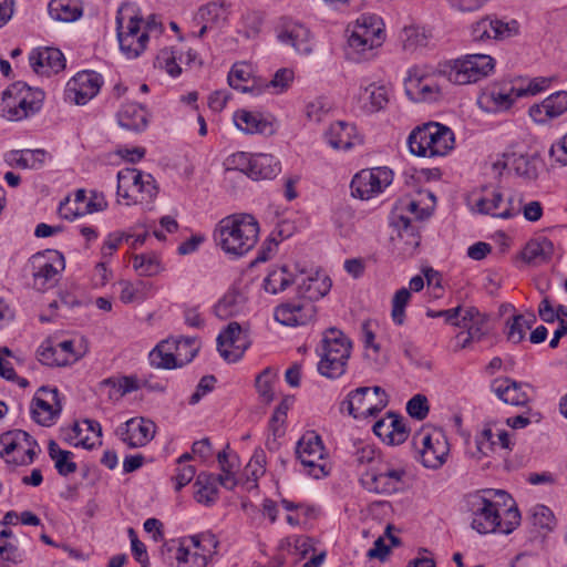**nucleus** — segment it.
<instances>
[{
    "mask_svg": "<svg viewBox=\"0 0 567 567\" xmlns=\"http://www.w3.org/2000/svg\"><path fill=\"white\" fill-rule=\"evenodd\" d=\"M472 515L471 527L478 534L508 535L520 524V513L514 498L503 489H481L465 499Z\"/></svg>",
    "mask_w": 567,
    "mask_h": 567,
    "instance_id": "obj_1",
    "label": "nucleus"
},
{
    "mask_svg": "<svg viewBox=\"0 0 567 567\" xmlns=\"http://www.w3.org/2000/svg\"><path fill=\"white\" fill-rule=\"evenodd\" d=\"M298 295L305 300L299 302H286L275 309V319L287 327L303 326L316 316V307L312 301L324 297L331 289V280L327 276L319 275L297 277Z\"/></svg>",
    "mask_w": 567,
    "mask_h": 567,
    "instance_id": "obj_2",
    "label": "nucleus"
},
{
    "mask_svg": "<svg viewBox=\"0 0 567 567\" xmlns=\"http://www.w3.org/2000/svg\"><path fill=\"white\" fill-rule=\"evenodd\" d=\"M259 224L250 214H234L223 218L214 230V240L227 255L245 256L257 244Z\"/></svg>",
    "mask_w": 567,
    "mask_h": 567,
    "instance_id": "obj_3",
    "label": "nucleus"
},
{
    "mask_svg": "<svg viewBox=\"0 0 567 567\" xmlns=\"http://www.w3.org/2000/svg\"><path fill=\"white\" fill-rule=\"evenodd\" d=\"M347 59L362 62L372 59L375 50L382 45L385 39L383 22L375 14H362L355 22L348 27Z\"/></svg>",
    "mask_w": 567,
    "mask_h": 567,
    "instance_id": "obj_4",
    "label": "nucleus"
},
{
    "mask_svg": "<svg viewBox=\"0 0 567 567\" xmlns=\"http://www.w3.org/2000/svg\"><path fill=\"white\" fill-rule=\"evenodd\" d=\"M352 343L339 329L330 328L323 332L317 352L320 357L318 372L328 379H338L347 371Z\"/></svg>",
    "mask_w": 567,
    "mask_h": 567,
    "instance_id": "obj_5",
    "label": "nucleus"
},
{
    "mask_svg": "<svg viewBox=\"0 0 567 567\" xmlns=\"http://www.w3.org/2000/svg\"><path fill=\"white\" fill-rule=\"evenodd\" d=\"M408 146L413 155L420 157L444 156L454 146V133L443 124L429 122L410 133Z\"/></svg>",
    "mask_w": 567,
    "mask_h": 567,
    "instance_id": "obj_6",
    "label": "nucleus"
},
{
    "mask_svg": "<svg viewBox=\"0 0 567 567\" xmlns=\"http://www.w3.org/2000/svg\"><path fill=\"white\" fill-rule=\"evenodd\" d=\"M495 68V60L487 54H466L439 64L437 73L451 83L465 85L488 76Z\"/></svg>",
    "mask_w": 567,
    "mask_h": 567,
    "instance_id": "obj_7",
    "label": "nucleus"
},
{
    "mask_svg": "<svg viewBox=\"0 0 567 567\" xmlns=\"http://www.w3.org/2000/svg\"><path fill=\"white\" fill-rule=\"evenodd\" d=\"M155 178L134 167H125L117 173V196L126 205L150 204L157 196Z\"/></svg>",
    "mask_w": 567,
    "mask_h": 567,
    "instance_id": "obj_8",
    "label": "nucleus"
},
{
    "mask_svg": "<svg viewBox=\"0 0 567 567\" xmlns=\"http://www.w3.org/2000/svg\"><path fill=\"white\" fill-rule=\"evenodd\" d=\"M406 471L401 466H393L382 461L374 467L364 470L361 473L360 483L362 487L371 493L392 495L403 491Z\"/></svg>",
    "mask_w": 567,
    "mask_h": 567,
    "instance_id": "obj_9",
    "label": "nucleus"
},
{
    "mask_svg": "<svg viewBox=\"0 0 567 567\" xmlns=\"http://www.w3.org/2000/svg\"><path fill=\"white\" fill-rule=\"evenodd\" d=\"M388 403V394L381 386H360L348 393L341 411L347 410L354 419H367L377 416Z\"/></svg>",
    "mask_w": 567,
    "mask_h": 567,
    "instance_id": "obj_10",
    "label": "nucleus"
},
{
    "mask_svg": "<svg viewBox=\"0 0 567 567\" xmlns=\"http://www.w3.org/2000/svg\"><path fill=\"white\" fill-rule=\"evenodd\" d=\"M413 444L419 449L423 466L436 470L446 462L450 445L442 430H422L413 436Z\"/></svg>",
    "mask_w": 567,
    "mask_h": 567,
    "instance_id": "obj_11",
    "label": "nucleus"
},
{
    "mask_svg": "<svg viewBox=\"0 0 567 567\" xmlns=\"http://www.w3.org/2000/svg\"><path fill=\"white\" fill-rule=\"evenodd\" d=\"M33 288L45 291L53 288L61 271L65 268L64 257L58 250H45L33 255L30 259Z\"/></svg>",
    "mask_w": 567,
    "mask_h": 567,
    "instance_id": "obj_12",
    "label": "nucleus"
},
{
    "mask_svg": "<svg viewBox=\"0 0 567 567\" xmlns=\"http://www.w3.org/2000/svg\"><path fill=\"white\" fill-rule=\"evenodd\" d=\"M22 82L18 81L11 84L3 93L0 102L1 115L8 121H22L37 114L43 105L44 93H37L35 100L25 101V96H21L19 89Z\"/></svg>",
    "mask_w": 567,
    "mask_h": 567,
    "instance_id": "obj_13",
    "label": "nucleus"
},
{
    "mask_svg": "<svg viewBox=\"0 0 567 567\" xmlns=\"http://www.w3.org/2000/svg\"><path fill=\"white\" fill-rule=\"evenodd\" d=\"M393 181V172L383 166L362 169L351 181V193L360 199H370L382 193Z\"/></svg>",
    "mask_w": 567,
    "mask_h": 567,
    "instance_id": "obj_14",
    "label": "nucleus"
},
{
    "mask_svg": "<svg viewBox=\"0 0 567 567\" xmlns=\"http://www.w3.org/2000/svg\"><path fill=\"white\" fill-rule=\"evenodd\" d=\"M326 449L322 440L315 431L306 432L297 443L296 455L307 473L319 478L326 475L324 466L320 464L323 460Z\"/></svg>",
    "mask_w": 567,
    "mask_h": 567,
    "instance_id": "obj_15",
    "label": "nucleus"
},
{
    "mask_svg": "<svg viewBox=\"0 0 567 567\" xmlns=\"http://www.w3.org/2000/svg\"><path fill=\"white\" fill-rule=\"evenodd\" d=\"M250 344L248 331L235 321L229 322L217 337V350L220 357L229 363L239 361Z\"/></svg>",
    "mask_w": 567,
    "mask_h": 567,
    "instance_id": "obj_16",
    "label": "nucleus"
},
{
    "mask_svg": "<svg viewBox=\"0 0 567 567\" xmlns=\"http://www.w3.org/2000/svg\"><path fill=\"white\" fill-rule=\"evenodd\" d=\"M103 78L95 71H81L70 79L64 89L65 102L84 105L101 90Z\"/></svg>",
    "mask_w": 567,
    "mask_h": 567,
    "instance_id": "obj_17",
    "label": "nucleus"
},
{
    "mask_svg": "<svg viewBox=\"0 0 567 567\" xmlns=\"http://www.w3.org/2000/svg\"><path fill=\"white\" fill-rule=\"evenodd\" d=\"M37 441L25 431L14 430L0 435V455L9 456L14 451H22L21 456H13L12 462L16 465L32 464L35 457Z\"/></svg>",
    "mask_w": 567,
    "mask_h": 567,
    "instance_id": "obj_18",
    "label": "nucleus"
},
{
    "mask_svg": "<svg viewBox=\"0 0 567 567\" xmlns=\"http://www.w3.org/2000/svg\"><path fill=\"white\" fill-rule=\"evenodd\" d=\"M30 410L34 422L42 426H51L62 411L59 390L41 386L31 402Z\"/></svg>",
    "mask_w": 567,
    "mask_h": 567,
    "instance_id": "obj_19",
    "label": "nucleus"
},
{
    "mask_svg": "<svg viewBox=\"0 0 567 567\" xmlns=\"http://www.w3.org/2000/svg\"><path fill=\"white\" fill-rule=\"evenodd\" d=\"M456 327L466 330L456 336L462 349L468 347L471 342L481 341L491 331L488 316L480 312L475 307L464 308L461 321L456 323Z\"/></svg>",
    "mask_w": 567,
    "mask_h": 567,
    "instance_id": "obj_20",
    "label": "nucleus"
},
{
    "mask_svg": "<svg viewBox=\"0 0 567 567\" xmlns=\"http://www.w3.org/2000/svg\"><path fill=\"white\" fill-rule=\"evenodd\" d=\"M519 33V24L516 20L505 22L497 18L485 17L471 27V37L475 42L487 40H505Z\"/></svg>",
    "mask_w": 567,
    "mask_h": 567,
    "instance_id": "obj_21",
    "label": "nucleus"
},
{
    "mask_svg": "<svg viewBox=\"0 0 567 567\" xmlns=\"http://www.w3.org/2000/svg\"><path fill=\"white\" fill-rule=\"evenodd\" d=\"M522 197L512 196L508 198L507 206L501 209L503 205V194L498 189L486 190L485 194L475 203L478 213L492 215L494 217L508 219L520 213Z\"/></svg>",
    "mask_w": 567,
    "mask_h": 567,
    "instance_id": "obj_22",
    "label": "nucleus"
},
{
    "mask_svg": "<svg viewBox=\"0 0 567 567\" xmlns=\"http://www.w3.org/2000/svg\"><path fill=\"white\" fill-rule=\"evenodd\" d=\"M155 423L143 417H132L120 427V435L131 449L145 446L155 434Z\"/></svg>",
    "mask_w": 567,
    "mask_h": 567,
    "instance_id": "obj_23",
    "label": "nucleus"
},
{
    "mask_svg": "<svg viewBox=\"0 0 567 567\" xmlns=\"http://www.w3.org/2000/svg\"><path fill=\"white\" fill-rule=\"evenodd\" d=\"M233 120L236 127L245 134L271 135L275 133L272 117L258 111L237 110Z\"/></svg>",
    "mask_w": 567,
    "mask_h": 567,
    "instance_id": "obj_24",
    "label": "nucleus"
},
{
    "mask_svg": "<svg viewBox=\"0 0 567 567\" xmlns=\"http://www.w3.org/2000/svg\"><path fill=\"white\" fill-rule=\"evenodd\" d=\"M523 388L532 389L529 384H523L509 378H497L491 383L492 391L499 400L515 406H523L530 400Z\"/></svg>",
    "mask_w": 567,
    "mask_h": 567,
    "instance_id": "obj_25",
    "label": "nucleus"
},
{
    "mask_svg": "<svg viewBox=\"0 0 567 567\" xmlns=\"http://www.w3.org/2000/svg\"><path fill=\"white\" fill-rule=\"evenodd\" d=\"M29 62L33 71L38 74L50 75L65 68V58L63 53L55 48H39L33 50L29 55Z\"/></svg>",
    "mask_w": 567,
    "mask_h": 567,
    "instance_id": "obj_26",
    "label": "nucleus"
},
{
    "mask_svg": "<svg viewBox=\"0 0 567 567\" xmlns=\"http://www.w3.org/2000/svg\"><path fill=\"white\" fill-rule=\"evenodd\" d=\"M567 112V91H558L546 97L540 104L529 107V116L536 123H546Z\"/></svg>",
    "mask_w": 567,
    "mask_h": 567,
    "instance_id": "obj_27",
    "label": "nucleus"
},
{
    "mask_svg": "<svg viewBox=\"0 0 567 567\" xmlns=\"http://www.w3.org/2000/svg\"><path fill=\"white\" fill-rule=\"evenodd\" d=\"M518 89L514 86L499 87V86H491L486 89L478 99L480 106L489 113H497L507 111L512 107L515 100L519 96H516V92Z\"/></svg>",
    "mask_w": 567,
    "mask_h": 567,
    "instance_id": "obj_28",
    "label": "nucleus"
},
{
    "mask_svg": "<svg viewBox=\"0 0 567 567\" xmlns=\"http://www.w3.org/2000/svg\"><path fill=\"white\" fill-rule=\"evenodd\" d=\"M326 141L332 148L343 151L362 143V138L357 134L355 125L343 121L330 125L326 133Z\"/></svg>",
    "mask_w": 567,
    "mask_h": 567,
    "instance_id": "obj_29",
    "label": "nucleus"
},
{
    "mask_svg": "<svg viewBox=\"0 0 567 567\" xmlns=\"http://www.w3.org/2000/svg\"><path fill=\"white\" fill-rule=\"evenodd\" d=\"M553 255L554 244L545 236L530 239L522 250V259L535 267L549 262Z\"/></svg>",
    "mask_w": 567,
    "mask_h": 567,
    "instance_id": "obj_30",
    "label": "nucleus"
},
{
    "mask_svg": "<svg viewBox=\"0 0 567 567\" xmlns=\"http://www.w3.org/2000/svg\"><path fill=\"white\" fill-rule=\"evenodd\" d=\"M404 86L406 95L414 102L434 101L440 93L439 86L431 79L412 73L405 80Z\"/></svg>",
    "mask_w": 567,
    "mask_h": 567,
    "instance_id": "obj_31",
    "label": "nucleus"
},
{
    "mask_svg": "<svg viewBox=\"0 0 567 567\" xmlns=\"http://www.w3.org/2000/svg\"><path fill=\"white\" fill-rule=\"evenodd\" d=\"M278 40L291 45L300 54H309L312 51L309 30L300 23L291 22L278 33Z\"/></svg>",
    "mask_w": 567,
    "mask_h": 567,
    "instance_id": "obj_32",
    "label": "nucleus"
},
{
    "mask_svg": "<svg viewBox=\"0 0 567 567\" xmlns=\"http://www.w3.org/2000/svg\"><path fill=\"white\" fill-rule=\"evenodd\" d=\"M117 123L121 127L132 132H143L148 125L146 110L137 103H126L117 112Z\"/></svg>",
    "mask_w": 567,
    "mask_h": 567,
    "instance_id": "obj_33",
    "label": "nucleus"
},
{
    "mask_svg": "<svg viewBox=\"0 0 567 567\" xmlns=\"http://www.w3.org/2000/svg\"><path fill=\"white\" fill-rule=\"evenodd\" d=\"M47 152L37 150H13L4 155V161L9 166L22 169H39L44 165Z\"/></svg>",
    "mask_w": 567,
    "mask_h": 567,
    "instance_id": "obj_34",
    "label": "nucleus"
},
{
    "mask_svg": "<svg viewBox=\"0 0 567 567\" xmlns=\"http://www.w3.org/2000/svg\"><path fill=\"white\" fill-rule=\"evenodd\" d=\"M227 81L229 86L237 91L255 95L262 93V87L251 79L250 69L246 63H235L228 73Z\"/></svg>",
    "mask_w": 567,
    "mask_h": 567,
    "instance_id": "obj_35",
    "label": "nucleus"
},
{
    "mask_svg": "<svg viewBox=\"0 0 567 567\" xmlns=\"http://www.w3.org/2000/svg\"><path fill=\"white\" fill-rule=\"evenodd\" d=\"M248 177L254 181L272 179L281 172L280 162L271 154H252Z\"/></svg>",
    "mask_w": 567,
    "mask_h": 567,
    "instance_id": "obj_36",
    "label": "nucleus"
},
{
    "mask_svg": "<svg viewBox=\"0 0 567 567\" xmlns=\"http://www.w3.org/2000/svg\"><path fill=\"white\" fill-rule=\"evenodd\" d=\"M107 207V202L102 194L93 193L91 198L87 199L85 206L71 207L70 198L66 197L64 202H61L59 212L65 219L73 220L76 217L84 216L86 214H93L96 212H103Z\"/></svg>",
    "mask_w": 567,
    "mask_h": 567,
    "instance_id": "obj_37",
    "label": "nucleus"
},
{
    "mask_svg": "<svg viewBox=\"0 0 567 567\" xmlns=\"http://www.w3.org/2000/svg\"><path fill=\"white\" fill-rule=\"evenodd\" d=\"M195 499L206 506H212L218 499V486L215 474L202 472L195 481Z\"/></svg>",
    "mask_w": 567,
    "mask_h": 567,
    "instance_id": "obj_38",
    "label": "nucleus"
},
{
    "mask_svg": "<svg viewBox=\"0 0 567 567\" xmlns=\"http://www.w3.org/2000/svg\"><path fill=\"white\" fill-rule=\"evenodd\" d=\"M173 346L174 342L169 339L161 341L148 354L150 364L165 370L179 368Z\"/></svg>",
    "mask_w": 567,
    "mask_h": 567,
    "instance_id": "obj_39",
    "label": "nucleus"
},
{
    "mask_svg": "<svg viewBox=\"0 0 567 567\" xmlns=\"http://www.w3.org/2000/svg\"><path fill=\"white\" fill-rule=\"evenodd\" d=\"M390 93L391 90L386 85L370 83L364 87L361 100L364 102L368 112L375 113L385 109L390 101Z\"/></svg>",
    "mask_w": 567,
    "mask_h": 567,
    "instance_id": "obj_40",
    "label": "nucleus"
},
{
    "mask_svg": "<svg viewBox=\"0 0 567 567\" xmlns=\"http://www.w3.org/2000/svg\"><path fill=\"white\" fill-rule=\"evenodd\" d=\"M48 10L53 20L61 22L76 21L83 13L78 0H51Z\"/></svg>",
    "mask_w": 567,
    "mask_h": 567,
    "instance_id": "obj_41",
    "label": "nucleus"
},
{
    "mask_svg": "<svg viewBox=\"0 0 567 567\" xmlns=\"http://www.w3.org/2000/svg\"><path fill=\"white\" fill-rule=\"evenodd\" d=\"M227 18V11L223 3L209 2L203 6L198 11V19L204 22V25L198 32V37H203L208 29L220 27Z\"/></svg>",
    "mask_w": 567,
    "mask_h": 567,
    "instance_id": "obj_42",
    "label": "nucleus"
},
{
    "mask_svg": "<svg viewBox=\"0 0 567 567\" xmlns=\"http://www.w3.org/2000/svg\"><path fill=\"white\" fill-rule=\"evenodd\" d=\"M117 22V39L121 51L128 58H137L146 48L148 41L147 32L143 31L141 35L121 34V18H116Z\"/></svg>",
    "mask_w": 567,
    "mask_h": 567,
    "instance_id": "obj_43",
    "label": "nucleus"
},
{
    "mask_svg": "<svg viewBox=\"0 0 567 567\" xmlns=\"http://www.w3.org/2000/svg\"><path fill=\"white\" fill-rule=\"evenodd\" d=\"M381 462L382 460L379 457L374 445L364 441L353 443V451L351 452L352 465L357 466L358 468L365 467V470H368L370 467H374Z\"/></svg>",
    "mask_w": 567,
    "mask_h": 567,
    "instance_id": "obj_44",
    "label": "nucleus"
},
{
    "mask_svg": "<svg viewBox=\"0 0 567 567\" xmlns=\"http://www.w3.org/2000/svg\"><path fill=\"white\" fill-rule=\"evenodd\" d=\"M49 456L54 461V466L61 476H68L78 470V465L72 461L73 453L62 450L53 440L48 445Z\"/></svg>",
    "mask_w": 567,
    "mask_h": 567,
    "instance_id": "obj_45",
    "label": "nucleus"
},
{
    "mask_svg": "<svg viewBox=\"0 0 567 567\" xmlns=\"http://www.w3.org/2000/svg\"><path fill=\"white\" fill-rule=\"evenodd\" d=\"M530 523L538 533L533 539H537L544 538L548 532L553 530L556 519L547 506L538 504L532 508Z\"/></svg>",
    "mask_w": 567,
    "mask_h": 567,
    "instance_id": "obj_46",
    "label": "nucleus"
},
{
    "mask_svg": "<svg viewBox=\"0 0 567 567\" xmlns=\"http://www.w3.org/2000/svg\"><path fill=\"white\" fill-rule=\"evenodd\" d=\"M296 278L289 274L286 266L271 269L264 279V288L267 292L276 295L286 290Z\"/></svg>",
    "mask_w": 567,
    "mask_h": 567,
    "instance_id": "obj_47",
    "label": "nucleus"
},
{
    "mask_svg": "<svg viewBox=\"0 0 567 567\" xmlns=\"http://www.w3.org/2000/svg\"><path fill=\"white\" fill-rule=\"evenodd\" d=\"M195 547V555H198L200 563L198 567H205L208 559L217 553L218 540L214 534L205 533L192 537Z\"/></svg>",
    "mask_w": 567,
    "mask_h": 567,
    "instance_id": "obj_48",
    "label": "nucleus"
},
{
    "mask_svg": "<svg viewBox=\"0 0 567 567\" xmlns=\"http://www.w3.org/2000/svg\"><path fill=\"white\" fill-rule=\"evenodd\" d=\"M496 440L489 426H485L474 439V446L468 443V453L472 457L481 460L495 451Z\"/></svg>",
    "mask_w": 567,
    "mask_h": 567,
    "instance_id": "obj_49",
    "label": "nucleus"
},
{
    "mask_svg": "<svg viewBox=\"0 0 567 567\" xmlns=\"http://www.w3.org/2000/svg\"><path fill=\"white\" fill-rule=\"evenodd\" d=\"M505 164L511 165L517 175L527 178H536V159L526 154H505Z\"/></svg>",
    "mask_w": 567,
    "mask_h": 567,
    "instance_id": "obj_50",
    "label": "nucleus"
},
{
    "mask_svg": "<svg viewBox=\"0 0 567 567\" xmlns=\"http://www.w3.org/2000/svg\"><path fill=\"white\" fill-rule=\"evenodd\" d=\"M400 40L405 51H414L417 48L426 47L429 34L422 27H404L400 32Z\"/></svg>",
    "mask_w": 567,
    "mask_h": 567,
    "instance_id": "obj_51",
    "label": "nucleus"
},
{
    "mask_svg": "<svg viewBox=\"0 0 567 567\" xmlns=\"http://www.w3.org/2000/svg\"><path fill=\"white\" fill-rule=\"evenodd\" d=\"M172 341L179 368L189 363L199 350V341L194 337H182Z\"/></svg>",
    "mask_w": 567,
    "mask_h": 567,
    "instance_id": "obj_52",
    "label": "nucleus"
},
{
    "mask_svg": "<svg viewBox=\"0 0 567 567\" xmlns=\"http://www.w3.org/2000/svg\"><path fill=\"white\" fill-rule=\"evenodd\" d=\"M241 296L237 291H228L215 305V315L220 319H227L236 316L241 309Z\"/></svg>",
    "mask_w": 567,
    "mask_h": 567,
    "instance_id": "obj_53",
    "label": "nucleus"
},
{
    "mask_svg": "<svg viewBox=\"0 0 567 567\" xmlns=\"http://www.w3.org/2000/svg\"><path fill=\"white\" fill-rule=\"evenodd\" d=\"M39 361L49 367H64L68 365V359L63 358L59 351L58 344L51 340H45L41 343L37 351Z\"/></svg>",
    "mask_w": 567,
    "mask_h": 567,
    "instance_id": "obj_54",
    "label": "nucleus"
},
{
    "mask_svg": "<svg viewBox=\"0 0 567 567\" xmlns=\"http://www.w3.org/2000/svg\"><path fill=\"white\" fill-rule=\"evenodd\" d=\"M266 453L262 449H256L251 458L245 467V475L247 481H251L254 486L257 485V481L266 472Z\"/></svg>",
    "mask_w": 567,
    "mask_h": 567,
    "instance_id": "obj_55",
    "label": "nucleus"
},
{
    "mask_svg": "<svg viewBox=\"0 0 567 567\" xmlns=\"http://www.w3.org/2000/svg\"><path fill=\"white\" fill-rule=\"evenodd\" d=\"M295 78V73L291 69L282 68L276 71L272 79L265 84H260L262 91L271 89L274 93H284L289 89Z\"/></svg>",
    "mask_w": 567,
    "mask_h": 567,
    "instance_id": "obj_56",
    "label": "nucleus"
},
{
    "mask_svg": "<svg viewBox=\"0 0 567 567\" xmlns=\"http://www.w3.org/2000/svg\"><path fill=\"white\" fill-rule=\"evenodd\" d=\"M411 299V292L408 288L403 287L399 289L392 299V311L391 317L395 324L402 326L405 320V307L409 305Z\"/></svg>",
    "mask_w": 567,
    "mask_h": 567,
    "instance_id": "obj_57",
    "label": "nucleus"
},
{
    "mask_svg": "<svg viewBox=\"0 0 567 567\" xmlns=\"http://www.w3.org/2000/svg\"><path fill=\"white\" fill-rule=\"evenodd\" d=\"M133 267L142 276H154L159 271V259L154 254H141L133 257Z\"/></svg>",
    "mask_w": 567,
    "mask_h": 567,
    "instance_id": "obj_58",
    "label": "nucleus"
},
{
    "mask_svg": "<svg viewBox=\"0 0 567 567\" xmlns=\"http://www.w3.org/2000/svg\"><path fill=\"white\" fill-rule=\"evenodd\" d=\"M256 389L264 402L269 403L274 400V374L269 368L257 375Z\"/></svg>",
    "mask_w": 567,
    "mask_h": 567,
    "instance_id": "obj_59",
    "label": "nucleus"
},
{
    "mask_svg": "<svg viewBox=\"0 0 567 567\" xmlns=\"http://www.w3.org/2000/svg\"><path fill=\"white\" fill-rule=\"evenodd\" d=\"M82 429L78 422L69 427L61 429L62 439L72 446H82L85 449H92L93 444L89 443L87 437H81Z\"/></svg>",
    "mask_w": 567,
    "mask_h": 567,
    "instance_id": "obj_60",
    "label": "nucleus"
},
{
    "mask_svg": "<svg viewBox=\"0 0 567 567\" xmlns=\"http://www.w3.org/2000/svg\"><path fill=\"white\" fill-rule=\"evenodd\" d=\"M427 399L423 394H415L406 403V412L415 420L422 421L429 414Z\"/></svg>",
    "mask_w": 567,
    "mask_h": 567,
    "instance_id": "obj_61",
    "label": "nucleus"
},
{
    "mask_svg": "<svg viewBox=\"0 0 567 567\" xmlns=\"http://www.w3.org/2000/svg\"><path fill=\"white\" fill-rule=\"evenodd\" d=\"M245 33L248 38L257 35L264 24V14L260 11H248L243 16Z\"/></svg>",
    "mask_w": 567,
    "mask_h": 567,
    "instance_id": "obj_62",
    "label": "nucleus"
},
{
    "mask_svg": "<svg viewBox=\"0 0 567 567\" xmlns=\"http://www.w3.org/2000/svg\"><path fill=\"white\" fill-rule=\"evenodd\" d=\"M132 235L124 231H114L107 235L102 246V256H112L120 245L125 240L130 241Z\"/></svg>",
    "mask_w": 567,
    "mask_h": 567,
    "instance_id": "obj_63",
    "label": "nucleus"
},
{
    "mask_svg": "<svg viewBox=\"0 0 567 567\" xmlns=\"http://www.w3.org/2000/svg\"><path fill=\"white\" fill-rule=\"evenodd\" d=\"M251 158L252 154L246 152L234 153L227 158L228 169L239 171L248 176L251 168Z\"/></svg>",
    "mask_w": 567,
    "mask_h": 567,
    "instance_id": "obj_64",
    "label": "nucleus"
}]
</instances>
